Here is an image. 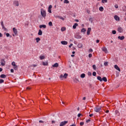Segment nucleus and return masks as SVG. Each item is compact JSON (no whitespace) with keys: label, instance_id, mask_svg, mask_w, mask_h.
<instances>
[{"label":"nucleus","instance_id":"f257e3e1","mask_svg":"<svg viewBox=\"0 0 126 126\" xmlns=\"http://www.w3.org/2000/svg\"><path fill=\"white\" fill-rule=\"evenodd\" d=\"M41 14L42 17L45 18L47 15V13H46V10H44L43 9H41Z\"/></svg>","mask_w":126,"mask_h":126},{"label":"nucleus","instance_id":"f03ea898","mask_svg":"<svg viewBox=\"0 0 126 126\" xmlns=\"http://www.w3.org/2000/svg\"><path fill=\"white\" fill-rule=\"evenodd\" d=\"M1 26L2 27V29H3L5 31H6L7 29L4 27V24H3V21H1L0 22Z\"/></svg>","mask_w":126,"mask_h":126},{"label":"nucleus","instance_id":"7ed1b4c3","mask_svg":"<svg viewBox=\"0 0 126 126\" xmlns=\"http://www.w3.org/2000/svg\"><path fill=\"white\" fill-rule=\"evenodd\" d=\"M74 37L76 39H81L82 38V36L78 33H76L74 35Z\"/></svg>","mask_w":126,"mask_h":126},{"label":"nucleus","instance_id":"20e7f679","mask_svg":"<svg viewBox=\"0 0 126 126\" xmlns=\"http://www.w3.org/2000/svg\"><path fill=\"white\" fill-rule=\"evenodd\" d=\"M68 122L67 121H63L60 124V126H65V125H66V124H67Z\"/></svg>","mask_w":126,"mask_h":126},{"label":"nucleus","instance_id":"39448f33","mask_svg":"<svg viewBox=\"0 0 126 126\" xmlns=\"http://www.w3.org/2000/svg\"><path fill=\"white\" fill-rule=\"evenodd\" d=\"M101 50L103 52H104L105 54H108V50L107 49V48L103 47L101 48Z\"/></svg>","mask_w":126,"mask_h":126},{"label":"nucleus","instance_id":"423d86ee","mask_svg":"<svg viewBox=\"0 0 126 126\" xmlns=\"http://www.w3.org/2000/svg\"><path fill=\"white\" fill-rule=\"evenodd\" d=\"M94 111L96 113H99V112H100V111H101V107H95L94 108Z\"/></svg>","mask_w":126,"mask_h":126},{"label":"nucleus","instance_id":"0eeeda50","mask_svg":"<svg viewBox=\"0 0 126 126\" xmlns=\"http://www.w3.org/2000/svg\"><path fill=\"white\" fill-rule=\"evenodd\" d=\"M13 4L15 5L16 6H19V2L17 0H15L13 2Z\"/></svg>","mask_w":126,"mask_h":126},{"label":"nucleus","instance_id":"6e6552de","mask_svg":"<svg viewBox=\"0 0 126 126\" xmlns=\"http://www.w3.org/2000/svg\"><path fill=\"white\" fill-rule=\"evenodd\" d=\"M1 65L2 66L5 65V61L3 59L1 60Z\"/></svg>","mask_w":126,"mask_h":126},{"label":"nucleus","instance_id":"1a4fd4ad","mask_svg":"<svg viewBox=\"0 0 126 126\" xmlns=\"http://www.w3.org/2000/svg\"><path fill=\"white\" fill-rule=\"evenodd\" d=\"M118 32H119V33H122V32H123V31H124V30L122 28V27H119L118 28Z\"/></svg>","mask_w":126,"mask_h":126},{"label":"nucleus","instance_id":"9d476101","mask_svg":"<svg viewBox=\"0 0 126 126\" xmlns=\"http://www.w3.org/2000/svg\"><path fill=\"white\" fill-rule=\"evenodd\" d=\"M13 32L14 33L15 35H17V29H16L15 28H13Z\"/></svg>","mask_w":126,"mask_h":126},{"label":"nucleus","instance_id":"9b49d317","mask_svg":"<svg viewBox=\"0 0 126 126\" xmlns=\"http://www.w3.org/2000/svg\"><path fill=\"white\" fill-rule=\"evenodd\" d=\"M114 68H116L117 70H118V71H121V69L120 68L119 66H118V65H115Z\"/></svg>","mask_w":126,"mask_h":126},{"label":"nucleus","instance_id":"f8f14e48","mask_svg":"<svg viewBox=\"0 0 126 126\" xmlns=\"http://www.w3.org/2000/svg\"><path fill=\"white\" fill-rule=\"evenodd\" d=\"M114 19H115L116 21H120V17L117 15L114 16Z\"/></svg>","mask_w":126,"mask_h":126},{"label":"nucleus","instance_id":"ddd939ff","mask_svg":"<svg viewBox=\"0 0 126 126\" xmlns=\"http://www.w3.org/2000/svg\"><path fill=\"white\" fill-rule=\"evenodd\" d=\"M39 28L41 29V28H47V26L46 25H41L39 26Z\"/></svg>","mask_w":126,"mask_h":126},{"label":"nucleus","instance_id":"4468645a","mask_svg":"<svg viewBox=\"0 0 126 126\" xmlns=\"http://www.w3.org/2000/svg\"><path fill=\"white\" fill-rule=\"evenodd\" d=\"M90 32H91V28H89L88 29V31H87V35H90Z\"/></svg>","mask_w":126,"mask_h":126},{"label":"nucleus","instance_id":"2eb2a0df","mask_svg":"<svg viewBox=\"0 0 126 126\" xmlns=\"http://www.w3.org/2000/svg\"><path fill=\"white\" fill-rule=\"evenodd\" d=\"M42 34L43 32H42V30H39L38 35H39V36H42Z\"/></svg>","mask_w":126,"mask_h":126},{"label":"nucleus","instance_id":"dca6fc26","mask_svg":"<svg viewBox=\"0 0 126 126\" xmlns=\"http://www.w3.org/2000/svg\"><path fill=\"white\" fill-rule=\"evenodd\" d=\"M61 44L62 45H67V41H61Z\"/></svg>","mask_w":126,"mask_h":126},{"label":"nucleus","instance_id":"f3484780","mask_svg":"<svg viewBox=\"0 0 126 126\" xmlns=\"http://www.w3.org/2000/svg\"><path fill=\"white\" fill-rule=\"evenodd\" d=\"M118 39H119V40H124V39H125V36H119L118 37Z\"/></svg>","mask_w":126,"mask_h":126},{"label":"nucleus","instance_id":"a211bd4d","mask_svg":"<svg viewBox=\"0 0 126 126\" xmlns=\"http://www.w3.org/2000/svg\"><path fill=\"white\" fill-rule=\"evenodd\" d=\"M77 26H78V24L77 23H75L73 26V29H76Z\"/></svg>","mask_w":126,"mask_h":126},{"label":"nucleus","instance_id":"6ab92c4d","mask_svg":"<svg viewBox=\"0 0 126 126\" xmlns=\"http://www.w3.org/2000/svg\"><path fill=\"white\" fill-rule=\"evenodd\" d=\"M53 67H58L59 66V63H55L54 64L52 65Z\"/></svg>","mask_w":126,"mask_h":126},{"label":"nucleus","instance_id":"aec40b11","mask_svg":"<svg viewBox=\"0 0 126 126\" xmlns=\"http://www.w3.org/2000/svg\"><path fill=\"white\" fill-rule=\"evenodd\" d=\"M107 78H106V77H103L102 78V81H104V82H107Z\"/></svg>","mask_w":126,"mask_h":126},{"label":"nucleus","instance_id":"412c9836","mask_svg":"<svg viewBox=\"0 0 126 126\" xmlns=\"http://www.w3.org/2000/svg\"><path fill=\"white\" fill-rule=\"evenodd\" d=\"M0 77L1 78H5V77H6V75H5L4 74H1L0 76Z\"/></svg>","mask_w":126,"mask_h":126},{"label":"nucleus","instance_id":"4be33fe9","mask_svg":"<svg viewBox=\"0 0 126 126\" xmlns=\"http://www.w3.org/2000/svg\"><path fill=\"white\" fill-rule=\"evenodd\" d=\"M97 80H99L101 82H102V78L100 76H97Z\"/></svg>","mask_w":126,"mask_h":126},{"label":"nucleus","instance_id":"5701e85b","mask_svg":"<svg viewBox=\"0 0 126 126\" xmlns=\"http://www.w3.org/2000/svg\"><path fill=\"white\" fill-rule=\"evenodd\" d=\"M35 40L36 41V43H39V41H41V39L39 37L36 38Z\"/></svg>","mask_w":126,"mask_h":126},{"label":"nucleus","instance_id":"b1692460","mask_svg":"<svg viewBox=\"0 0 126 126\" xmlns=\"http://www.w3.org/2000/svg\"><path fill=\"white\" fill-rule=\"evenodd\" d=\"M99 10H100V11H104V8L102 6H100L99 8Z\"/></svg>","mask_w":126,"mask_h":126},{"label":"nucleus","instance_id":"393cba45","mask_svg":"<svg viewBox=\"0 0 126 126\" xmlns=\"http://www.w3.org/2000/svg\"><path fill=\"white\" fill-rule=\"evenodd\" d=\"M39 58L40 60H44V59H45V56L40 55Z\"/></svg>","mask_w":126,"mask_h":126},{"label":"nucleus","instance_id":"a878e982","mask_svg":"<svg viewBox=\"0 0 126 126\" xmlns=\"http://www.w3.org/2000/svg\"><path fill=\"white\" fill-rule=\"evenodd\" d=\"M101 2L102 3L108 2V0H101Z\"/></svg>","mask_w":126,"mask_h":126},{"label":"nucleus","instance_id":"bb28decb","mask_svg":"<svg viewBox=\"0 0 126 126\" xmlns=\"http://www.w3.org/2000/svg\"><path fill=\"white\" fill-rule=\"evenodd\" d=\"M85 77V74L83 73L81 74V78H84Z\"/></svg>","mask_w":126,"mask_h":126},{"label":"nucleus","instance_id":"cd10ccee","mask_svg":"<svg viewBox=\"0 0 126 126\" xmlns=\"http://www.w3.org/2000/svg\"><path fill=\"white\" fill-rule=\"evenodd\" d=\"M67 75H68L67 73L64 74V75H63V78H66V77H67Z\"/></svg>","mask_w":126,"mask_h":126},{"label":"nucleus","instance_id":"c85d7f7f","mask_svg":"<svg viewBox=\"0 0 126 126\" xmlns=\"http://www.w3.org/2000/svg\"><path fill=\"white\" fill-rule=\"evenodd\" d=\"M66 29L65 27H63L61 28V31H62V32H63V31H65Z\"/></svg>","mask_w":126,"mask_h":126},{"label":"nucleus","instance_id":"c756f323","mask_svg":"<svg viewBox=\"0 0 126 126\" xmlns=\"http://www.w3.org/2000/svg\"><path fill=\"white\" fill-rule=\"evenodd\" d=\"M58 18H60V19H62V20H64V18L62 16H58Z\"/></svg>","mask_w":126,"mask_h":126},{"label":"nucleus","instance_id":"7c9ffc66","mask_svg":"<svg viewBox=\"0 0 126 126\" xmlns=\"http://www.w3.org/2000/svg\"><path fill=\"white\" fill-rule=\"evenodd\" d=\"M63 2L64 3H69V1L68 0H64Z\"/></svg>","mask_w":126,"mask_h":126},{"label":"nucleus","instance_id":"2f4dec72","mask_svg":"<svg viewBox=\"0 0 126 126\" xmlns=\"http://www.w3.org/2000/svg\"><path fill=\"white\" fill-rule=\"evenodd\" d=\"M86 32V30L85 29V28H83L82 30H81V32Z\"/></svg>","mask_w":126,"mask_h":126},{"label":"nucleus","instance_id":"473e14b6","mask_svg":"<svg viewBox=\"0 0 126 126\" xmlns=\"http://www.w3.org/2000/svg\"><path fill=\"white\" fill-rule=\"evenodd\" d=\"M13 68L15 69V70H17V68H18V66H17L16 65H15V66L13 67Z\"/></svg>","mask_w":126,"mask_h":126},{"label":"nucleus","instance_id":"72a5a7b5","mask_svg":"<svg viewBox=\"0 0 126 126\" xmlns=\"http://www.w3.org/2000/svg\"><path fill=\"white\" fill-rule=\"evenodd\" d=\"M74 82H76V83H77V82H79V80H78V79H77V78H75V79L74 80Z\"/></svg>","mask_w":126,"mask_h":126},{"label":"nucleus","instance_id":"f704fd0d","mask_svg":"<svg viewBox=\"0 0 126 126\" xmlns=\"http://www.w3.org/2000/svg\"><path fill=\"white\" fill-rule=\"evenodd\" d=\"M78 48H82V44H81V43L78 44Z\"/></svg>","mask_w":126,"mask_h":126},{"label":"nucleus","instance_id":"c9c22d12","mask_svg":"<svg viewBox=\"0 0 126 126\" xmlns=\"http://www.w3.org/2000/svg\"><path fill=\"white\" fill-rule=\"evenodd\" d=\"M89 21H90V22H91V23H92V22H93V18H90L89 19Z\"/></svg>","mask_w":126,"mask_h":126},{"label":"nucleus","instance_id":"e433bc0d","mask_svg":"<svg viewBox=\"0 0 126 126\" xmlns=\"http://www.w3.org/2000/svg\"><path fill=\"white\" fill-rule=\"evenodd\" d=\"M43 65H48V63L47 62H43L42 63Z\"/></svg>","mask_w":126,"mask_h":126},{"label":"nucleus","instance_id":"4c0bfd02","mask_svg":"<svg viewBox=\"0 0 126 126\" xmlns=\"http://www.w3.org/2000/svg\"><path fill=\"white\" fill-rule=\"evenodd\" d=\"M49 26H53V23L52 22H49L48 23Z\"/></svg>","mask_w":126,"mask_h":126},{"label":"nucleus","instance_id":"58836bf2","mask_svg":"<svg viewBox=\"0 0 126 126\" xmlns=\"http://www.w3.org/2000/svg\"><path fill=\"white\" fill-rule=\"evenodd\" d=\"M112 34H113L114 35L117 34V32L115 30L112 31Z\"/></svg>","mask_w":126,"mask_h":126},{"label":"nucleus","instance_id":"ea45409f","mask_svg":"<svg viewBox=\"0 0 126 126\" xmlns=\"http://www.w3.org/2000/svg\"><path fill=\"white\" fill-rule=\"evenodd\" d=\"M93 68L94 70H96V65H93Z\"/></svg>","mask_w":126,"mask_h":126},{"label":"nucleus","instance_id":"a19ab883","mask_svg":"<svg viewBox=\"0 0 126 126\" xmlns=\"http://www.w3.org/2000/svg\"><path fill=\"white\" fill-rule=\"evenodd\" d=\"M12 65H13V66H14L15 65H16V64H15V63L14 62H13L11 63Z\"/></svg>","mask_w":126,"mask_h":126},{"label":"nucleus","instance_id":"79ce46f5","mask_svg":"<svg viewBox=\"0 0 126 126\" xmlns=\"http://www.w3.org/2000/svg\"><path fill=\"white\" fill-rule=\"evenodd\" d=\"M4 82V80L3 79H0V83H3Z\"/></svg>","mask_w":126,"mask_h":126},{"label":"nucleus","instance_id":"37998d69","mask_svg":"<svg viewBox=\"0 0 126 126\" xmlns=\"http://www.w3.org/2000/svg\"><path fill=\"white\" fill-rule=\"evenodd\" d=\"M88 75L89 76H91V75H92V73L91 72H88Z\"/></svg>","mask_w":126,"mask_h":126},{"label":"nucleus","instance_id":"c03bdc74","mask_svg":"<svg viewBox=\"0 0 126 126\" xmlns=\"http://www.w3.org/2000/svg\"><path fill=\"white\" fill-rule=\"evenodd\" d=\"M83 125H84V122H80V126H83Z\"/></svg>","mask_w":126,"mask_h":126},{"label":"nucleus","instance_id":"a18cd8bd","mask_svg":"<svg viewBox=\"0 0 126 126\" xmlns=\"http://www.w3.org/2000/svg\"><path fill=\"white\" fill-rule=\"evenodd\" d=\"M93 76H96V72H93Z\"/></svg>","mask_w":126,"mask_h":126},{"label":"nucleus","instance_id":"49530a36","mask_svg":"<svg viewBox=\"0 0 126 126\" xmlns=\"http://www.w3.org/2000/svg\"><path fill=\"white\" fill-rule=\"evenodd\" d=\"M6 37H9V36H10V34H9V33H6Z\"/></svg>","mask_w":126,"mask_h":126},{"label":"nucleus","instance_id":"de8ad7c7","mask_svg":"<svg viewBox=\"0 0 126 126\" xmlns=\"http://www.w3.org/2000/svg\"><path fill=\"white\" fill-rule=\"evenodd\" d=\"M48 12H49V13H52V9H48Z\"/></svg>","mask_w":126,"mask_h":126},{"label":"nucleus","instance_id":"09e8293b","mask_svg":"<svg viewBox=\"0 0 126 126\" xmlns=\"http://www.w3.org/2000/svg\"><path fill=\"white\" fill-rule=\"evenodd\" d=\"M115 8H119V6L118 5V4H115L114 5Z\"/></svg>","mask_w":126,"mask_h":126},{"label":"nucleus","instance_id":"8fccbe9b","mask_svg":"<svg viewBox=\"0 0 126 126\" xmlns=\"http://www.w3.org/2000/svg\"><path fill=\"white\" fill-rule=\"evenodd\" d=\"M89 58H92V54H89Z\"/></svg>","mask_w":126,"mask_h":126},{"label":"nucleus","instance_id":"3c124183","mask_svg":"<svg viewBox=\"0 0 126 126\" xmlns=\"http://www.w3.org/2000/svg\"><path fill=\"white\" fill-rule=\"evenodd\" d=\"M52 5H50L48 7V9H52Z\"/></svg>","mask_w":126,"mask_h":126},{"label":"nucleus","instance_id":"603ef678","mask_svg":"<svg viewBox=\"0 0 126 126\" xmlns=\"http://www.w3.org/2000/svg\"><path fill=\"white\" fill-rule=\"evenodd\" d=\"M81 114H80V113H79L78 114V115H77V116H78V118H80V116H81Z\"/></svg>","mask_w":126,"mask_h":126},{"label":"nucleus","instance_id":"864d4df0","mask_svg":"<svg viewBox=\"0 0 126 126\" xmlns=\"http://www.w3.org/2000/svg\"><path fill=\"white\" fill-rule=\"evenodd\" d=\"M89 52H90V53H92V52H93V49H89Z\"/></svg>","mask_w":126,"mask_h":126},{"label":"nucleus","instance_id":"5fc2aeb1","mask_svg":"<svg viewBox=\"0 0 126 126\" xmlns=\"http://www.w3.org/2000/svg\"><path fill=\"white\" fill-rule=\"evenodd\" d=\"M60 78H63V75L61 74V75H60Z\"/></svg>","mask_w":126,"mask_h":126},{"label":"nucleus","instance_id":"6e6d98bb","mask_svg":"<svg viewBox=\"0 0 126 126\" xmlns=\"http://www.w3.org/2000/svg\"><path fill=\"white\" fill-rule=\"evenodd\" d=\"M104 65H108V62H105L104 63Z\"/></svg>","mask_w":126,"mask_h":126},{"label":"nucleus","instance_id":"4d7b16f0","mask_svg":"<svg viewBox=\"0 0 126 126\" xmlns=\"http://www.w3.org/2000/svg\"><path fill=\"white\" fill-rule=\"evenodd\" d=\"M10 71L11 72L13 73L14 72V70H13V69H11Z\"/></svg>","mask_w":126,"mask_h":126},{"label":"nucleus","instance_id":"13d9d810","mask_svg":"<svg viewBox=\"0 0 126 126\" xmlns=\"http://www.w3.org/2000/svg\"><path fill=\"white\" fill-rule=\"evenodd\" d=\"M72 46H73V44L72 43L70 44V45H69V48L72 47Z\"/></svg>","mask_w":126,"mask_h":126},{"label":"nucleus","instance_id":"bf43d9fd","mask_svg":"<svg viewBox=\"0 0 126 126\" xmlns=\"http://www.w3.org/2000/svg\"><path fill=\"white\" fill-rule=\"evenodd\" d=\"M86 123H88L89 122H90V119H88L87 120H86Z\"/></svg>","mask_w":126,"mask_h":126},{"label":"nucleus","instance_id":"052dcab7","mask_svg":"<svg viewBox=\"0 0 126 126\" xmlns=\"http://www.w3.org/2000/svg\"><path fill=\"white\" fill-rule=\"evenodd\" d=\"M75 21H76V22H79V20H78V19H75Z\"/></svg>","mask_w":126,"mask_h":126},{"label":"nucleus","instance_id":"680f3d73","mask_svg":"<svg viewBox=\"0 0 126 126\" xmlns=\"http://www.w3.org/2000/svg\"><path fill=\"white\" fill-rule=\"evenodd\" d=\"M93 116V114H90L89 117H91Z\"/></svg>","mask_w":126,"mask_h":126},{"label":"nucleus","instance_id":"e2e57ef3","mask_svg":"<svg viewBox=\"0 0 126 126\" xmlns=\"http://www.w3.org/2000/svg\"><path fill=\"white\" fill-rule=\"evenodd\" d=\"M100 42V40L99 39L96 40V43H99Z\"/></svg>","mask_w":126,"mask_h":126},{"label":"nucleus","instance_id":"0e129e2a","mask_svg":"<svg viewBox=\"0 0 126 126\" xmlns=\"http://www.w3.org/2000/svg\"><path fill=\"white\" fill-rule=\"evenodd\" d=\"M0 37H2V34H1V33L0 32Z\"/></svg>","mask_w":126,"mask_h":126},{"label":"nucleus","instance_id":"69168bd1","mask_svg":"<svg viewBox=\"0 0 126 126\" xmlns=\"http://www.w3.org/2000/svg\"><path fill=\"white\" fill-rule=\"evenodd\" d=\"M2 71V69L0 67V72H1Z\"/></svg>","mask_w":126,"mask_h":126},{"label":"nucleus","instance_id":"338daca9","mask_svg":"<svg viewBox=\"0 0 126 126\" xmlns=\"http://www.w3.org/2000/svg\"><path fill=\"white\" fill-rule=\"evenodd\" d=\"M39 123H44V122H43V121L40 120V121H39Z\"/></svg>","mask_w":126,"mask_h":126},{"label":"nucleus","instance_id":"774afa93","mask_svg":"<svg viewBox=\"0 0 126 126\" xmlns=\"http://www.w3.org/2000/svg\"><path fill=\"white\" fill-rule=\"evenodd\" d=\"M83 100H86V97H84L83 98Z\"/></svg>","mask_w":126,"mask_h":126}]
</instances>
